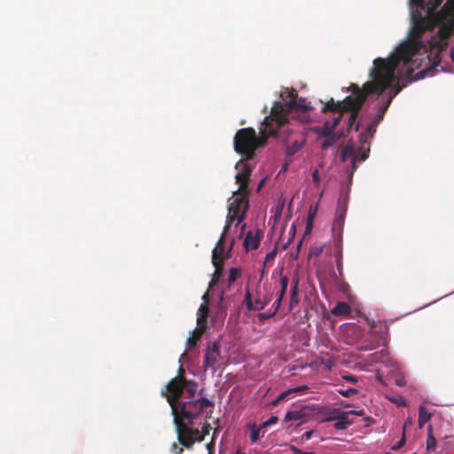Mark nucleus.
<instances>
[{
    "mask_svg": "<svg viewBox=\"0 0 454 454\" xmlns=\"http://www.w3.org/2000/svg\"><path fill=\"white\" fill-rule=\"evenodd\" d=\"M402 44L394 47L387 58H375L372 67L368 71L369 81L359 87L351 83L347 89L350 92L340 103L341 107L348 112V127L357 131L363 125V119L356 121L358 114L366 103L372 106V117L358 137L359 145L356 147L348 141L342 148L340 160L346 162L350 159L346 168L347 174L354 175L356 170V162H363L369 158L371 139L376 132L377 126L383 120L384 114L392 100L399 92L411 82L419 81L426 77H432L437 73L435 63L430 64L423 69L412 73L424 65L422 57L413 58L401 50Z\"/></svg>",
    "mask_w": 454,
    "mask_h": 454,
    "instance_id": "obj_1",
    "label": "nucleus"
},
{
    "mask_svg": "<svg viewBox=\"0 0 454 454\" xmlns=\"http://www.w3.org/2000/svg\"><path fill=\"white\" fill-rule=\"evenodd\" d=\"M410 25L398 44L413 58L422 57L427 66L441 63L449 37L454 34V0H408Z\"/></svg>",
    "mask_w": 454,
    "mask_h": 454,
    "instance_id": "obj_2",
    "label": "nucleus"
},
{
    "mask_svg": "<svg viewBox=\"0 0 454 454\" xmlns=\"http://www.w3.org/2000/svg\"><path fill=\"white\" fill-rule=\"evenodd\" d=\"M280 98L282 101L274 102L270 115L265 116L261 122V136H257L252 128H243L236 133L233 139L234 150L245 156L246 160L252 159L254 152L265 145L267 138L276 136L278 129L288 122L290 118L294 119L299 114L311 108L305 98H298V93L294 90L283 89Z\"/></svg>",
    "mask_w": 454,
    "mask_h": 454,
    "instance_id": "obj_3",
    "label": "nucleus"
},
{
    "mask_svg": "<svg viewBox=\"0 0 454 454\" xmlns=\"http://www.w3.org/2000/svg\"><path fill=\"white\" fill-rule=\"evenodd\" d=\"M184 372V370L182 365H180L177 371V378H175L168 382L165 386V388L161 390V395H166L167 401L171 406V412L173 415L176 413L175 403H176L177 399L184 398V393L186 380L183 378Z\"/></svg>",
    "mask_w": 454,
    "mask_h": 454,
    "instance_id": "obj_4",
    "label": "nucleus"
},
{
    "mask_svg": "<svg viewBox=\"0 0 454 454\" xmlns=\"http://www.w3.org/2000/svg\"><path fill=\"white\" fill-rule=\"evenodd\" d=\"M228 213L237 216V225L243 222L248 209L247 192L239 187L228 200Z\"/></svg>",
    "mask_w": 454,
    "mask_h": 454,
    "instance_id": "obj_5",
    "label": "nucleus"
},
{
    "mask_svg": "<svg viewBox=\"0 0 454 454\" xmlns=\"http://www.w3.org/2000/svg\"><path fill=\"white\" fill-rule=\"evenodd\" d=\"M221 276V272L219 271L217 274H213V278L209 283L207 291L202 295L203 303L198 309L197 312V324L200 325V328H194L193 332L198 333V338L200 336L201 332L206 328V325H202L203 323L207 321V306L209 303V293L218 285V280Z\"/></svg>",
    "mask_w": 454,
    "mask_h": 454,
    "instance_id": "obj_6",
    "label": "nucleus"
},
{
    "mask_svg": "<svg viewBox=\"0 0 454 454\" xmlns=\"http://www.w3.org/2000/svg\"><path fill=\"white\" fill-rule=\"evenodd\" d=\"M177 406L179 407V413L181 417L183 419L186 420L189 425H192L193 421L201 413L200 407L199 406V403L195 398L186 401L177 399L176 403H175L176 414L178 411Z\"/></svg>",
    "mask_w": 454,
    "mask_h": 454,
    "instance_id": "obj_7",
    "label": "nucleus"
},
{
    "mask_svg": "<svg viewBox=\"0 0 454 454\" xmlns=\"http://www.w3.org/2000/svg\"><path fill=\"white\" fill-rule=\"evenodd\" d=\"M348 209V201L339 200V208L333 219L332 231L334 242H338L340 246L342 242V231L345 222V216Z\"/></svg>",
    "mask_w": 454,
    "mask_h": 454,
    "instance_id": "obj_8",
    "label": "nucleus"
},
{
    "mask_svg": "<svg viewBox=\"0 0 454 454\" xmlns=\"http://www.w3.org/2000/svg\"><path fill=\"white\" fill-rule=\"evenodd\" d=\"M220 357L221 351L219 343L216 341L208 343L203 356L204 370H210L212 374H214L216 372V365Z\"/></svg>",
    "mask_w": 454,
    "mask_h": 454,
    "instance_id": "obj_9",
    "label": "nucleus"
},
{
    "mask_svg": "<svg viewBox=\"0 0 454 454\" xmlns=\"http://www.w3.org/2000/svg\"><path fill=\"white\" fill-rule=\"evenodd\" d=\"M306 144V137L303 133L296 135L294 139L288 137L283 140L285 153L287 157H292L301 151Z\"/></svg>",
    "mask_w": 454,
    "mask_h": 454,
    "instance_id": "obj_10",
    "label": "nucleus"
},
{
    "mask_svg": "<svg viewBox=\"0 0 454 454\" xmlns=\"http://www.w3.org/2000/svg\"><path fill=\"white\" fill-rule=\"evenodd\" d=\"M226 234L222 233L220 239H218L216 246L212 250V263L215 266V274H217L219 271L223 269V260L225 259L224 254V237Z\"/></svg>",
    "mask_w": 454,
    "mask_h": 454,
    "instance_id": "obj_11",
    "label": "nucleus"
},
{
    "mask_svg": "<svg viewBox=\"0 0 454 454\" xmlns=\"http://www.w3.org/2000/svg\"><path fill=\"white\" fill-rule=\"evenodd\" d=\"M235 168L237 174L235 176L236 183L240 184L241 190L248 185L252 168L243 160L236 163Z\"/></svg>",
    "mask_w": 454,
    "mask_h": 454,
    "instance_id": "obj_12",
    "label": "nucleus"
},
{
    "mask_svg": "<svg viewBox=\"0 0 454 454\" xmlns=\"http://www.w3.org/2000/svg\"><path fill=\"white\" fill-rule=\"evenodd\" d=\"M271 295H266L263 299L257 298L253 301L252 294L248 288H247L244 297V302L248 310L261 311L263 309L270 301Z\"/></svg>",
    "mask_w": 454,
    "mask_h": 454,
    "instance_id": "obj_13",
    "label": "nucleus"
},
{
    "mask_svg": "<svg viewBox=\"0 0 454 454\" xmlns=\"http://www.w3.org/2000/svg\"><path fill=\"white\" fill-rule=\"evenodd\" d=\"M309 411L310 408L308 405H302L299 409L288 411L285 415L284 420L286 422L305 420V419L309 416Z\"/></svg>",
    "mask_w": 454,
    "mask_h": 454,
    "instance_id": "obj_14",
    "label": "nucleus"
},
{
    "mask_svg": "<svg viewBox=\"0 0 454 454\" xmlns=\"http://www.w3.org/2000/svg\"><path fill=\"white\" fill-rule=\"evenodd\" d=\"M173 423L175 424L176 426V433H177V440L179 442V443L185 447V448H191L193 444H194V440L190 438L189 436H187V439H184L183 436H182V428H181V425L179 423V420L177 419V416L173 415Z\"/></svg>",
    "mask_w": 454,
    "mask_h": 454,
    "instance_id": "obj_15",
    "label": "nucleus"
},
{
    "mask_svg": "<svg viewBox=\"0 0 454 454\" xmlns=\"http://www.w3.org/2000/svg\"><path fill=\"white\" fill-rule=\"evenodd\" d=\"M260 245V237L258 234H254L249 231L244 239V247L247 251L255 250Z\"/></svg>",
    "mask_w": 454,
    "mask_h": 454,
    "instance_id": "obj_16",
    "label": "nucleus"
},
{
    "mask_svg": "<svg viewBox=\"0 0 454 454\" xmlns=\"http://www.w3.org/2000/svg\"><path fill=\"white\" fill-rule=\"evenodd\" d=\"M333 419H336L333 427L338 430H345L353 423V420L348 419V412H341L340 415Z\"/></svg>",
    "mask_w": 454,
    "mask_h": 454,
    "instance_id": "obj_17",
    "label": "nucleus"
},
{
    "mask_svg": "<svg viewBox=\"0 0 454 454\" xmlns=\"http://www.w3.org/2000/svg\"><path fill=\"white\" fill-rule=\"evenodd\" d=\"M311 130L317 135L318 138L335 134L334 129H332L330 122L327 121H325L322 126L313 127Z\"/></svg>",
    "mask_w": 454,
    "mask_h": 454,
    "instance_id": "obj_18",
    "label": "nucleus"
},
{
    "mask_svg": "<svg viewBox=\"0 0 454 454\" xmlns=\"http://www.w3.org/2000/svg\"><path fill=\"white\" fill-rule=\"evenodd\" d=\"M433 413L428 411L423 405L419 406L418 426L422 428L425 424L431 419Z\"/></svg>",
    "mask_w": 454,
    "mask_h": 454,
    "instance_id": "obj_19",
    "label": "nucleus"
},
{
    "mask_svg": "<svg viewBox=\"0 0 454 454\" xmlns=\"http://www.w3.org/2000/svg\"><path fill=\"white\" fill-rule=\"evenodd\" d=\"M353 176L351 174H347V180L345 184L342 185V188L340 190V199L342 200L348 201L349 199V192L351 190V185L353 183Z\"/></svg>",
    "mask_w": 454,
    "mask_h": 454,
    "instance_id": "obj_20",
    "label": "nucleus"
},
{
    "mask_svg": "<svg viewBox=\"0 0 454 454\" xmlns=\"http://www.w3.org/2000/svg\"><path fill=\"white\" fill-rule=\"evenodd\" d=\"M340 137V136L337 133L323 137L322 138H324V140L320 145L321 150L325 151L327 148L335 145L338 143Z\"/></svg>",
    "mask_w": 454,
    "mask_h": 454,
    "instance_id": "obj_21",
    "label": "nucleus"
},
{
    "mask_svg": "<svg viewBox=\"0 0 454 454\" xmlns=\"http://www.w3.org/2000/svg\"><path fill=\"white\" fill-rule=\"evenodd\" d=\"M184 433L187 436L193 439L195 442H201L205 439L204 434H202L199 428L186 427Z\"/></svg>",
    "mask_w": 454,
    "mask_h": 454,
    "instance_id": "obj_22",
    "label": "nucleus"
},
{
    "mask_svg": "<svg viewBox=\"0 0 454 454\" xmlns=\"http://www.w3.org/2000/svg\"><path fill=\"white\" fill-rule=\"evenodd\" d=\"M350 312V307L347 302L339 301L332 309L333 315H348Z\"/></svg>",
    "mask_w": 454,
    "mask_h": 454,
    "instance_id": "obj_23",
    "label": "nucleus"
},
{
    "mask_svg": "<svg viewBox=\"0 0 454 454\" xmlns=\"http://www.w3.org/2000/svg\"><path fill=\"white\" fill-rule=\"evenodd\" d=\"M298 286H299V277L296 275L294 278H293V281H292V284H291V289H290V293H291V304H298L299 302V299L297 297L298 295Z\"/></svg>",
    "mask_w": 454,
    "mask_h": 454,
    "instance_id": "obj_24",
    "label": "nucleus"
},
{
    "mask_svg": "<svg viewBox=\"0 0 454 454\" xmlns=\"http://www.w3.org/2000/svg\"><path fill=\"white\" fill-rule=\"evenodd\" d=\"M336 251H335V260H336V267L339 276H342V250L341 244L339 246L338 242H335Z\"/></svg>",
    "mask_w": 454,
    "mask_h": 454,
    "instance_id": "obj_25",
    "label": "nucleus"
},
{
    "mask_svg": "<svg viewBox=\"0 0 454 454\" xmlns=\"http://www.w3.org/2000/svg\"><path fill=\"white\" fill-rule=\"evenodd\" d=\"M341 412H345V411H341L340 409L339 408H333V409H329L326 411L325 414H326V417L320 420L321 423H325V422H330V421H333L335 420L336 419H332L333 417H338L339 415H340Z\"/></svg>",
    "mask_w": 454,
    "mask_h": 454,
    "instance_id": "obj_26",
    "label": "nucleus"
},
{
    "mask_svg": "<svg viewBox=\"0 0 454 454\" xmlns=\"http://www.w3.org/2000/svg\"><path fill=\"white\" fill-rule=\"evenodd\" d=\"M288 284L289 278L287 276L281 275L279 280L280 290L278 293V297H279L280 299H284L288 287Z\"/></svg>",
    "mask_w": 454,
    "mask_h": 454,
    "instance_id": "obj_27",
    "label": "nucleus"
},
{
    "mask_svg": "<svg viewBox=\"0 0 454 454\" xmlns=\"http://www.w3.org/2000/svg\"><path fill=\"white\" fill-rule=\"evenodd\" d=\"M262 429V428L261 427V426L257 427V425L255 423H254L253 425L250 426L249 439L252 443H254L259 440V438L261 436L260 433H261Z\"/></svg>",
    "mask_w": 454,
    "mask_h": 454,
    "instance_id": "obj_28",
    "label": "nucleus"
},
{
    "mask_svg": "<svg viewBox=\"0 0 454 454\" xmlns=\"http://www.w3.org/2000/svg\"><path fill=\"white\" fill-rule=\"evenodd\" d=\"M184 390L188 394L190 399L194 398L197 390V382L194 380H185Z\"/></svg>",
    "mask_w": 454,
    "mask_h": 454,
    "instance_id": "obj_29",
    "label": "nucleus"
},
{
    "mask_svg": "<svg viewBox=\"0 0 454 454\" xmlns=\"http://www.w3.org/2000/svg\"><path fill=\"white\" fill-rule=\"evenodd\" d=\"M436 446V439L433 434V427L429 425L427 427V449L428 450H434Z\"/></svg>",
    "mask_w": 454,
    "mask_h": 454,
    "instance_id": "obj_30",
    "label": "nucleus"
},
{
    "mask_svg": "<svg viewBox=\"0 0 454 454\" xmlns=\"http://www.w3.org/2000/svg\"><path fill=\"white\" fill-rule=\"evenodd\" d=\"M317 211V207H310L309 209V214L307 216V223H306V231L307 232H309L311 231L312 223L315 219Z\"/></svg>",
    "mask_w": 454,
    "mask_h": 454,
    "instance_id": "obj_31",
    "label": "nucleus"
},
{
    "mask_svg": "<svg viewBox=\"0 0 454 454\" xmlns=\"http://www.w3.org/2000/svg\"><path fill=\"white\" fill-rule=\"evenodd\" d=\"M387 399L397 407H405L408 404L407 400L402 395L387 396Z\"/></svg>",
    "mask_w": 454,
    "mask_h": 454,
    "instance_id": "obj_32",
    "label": "nucleus"
},
{
    "mask_svg": "<svg viewBox=\"0 0 454 454\" xmlns=\"http://www.w3.org/2000/svg\"><path fill=\"white\" fill-rule=\"evenodd\" d=\"M196 400H197L201 411L206 407H213L214 406V402L206 396H200Z\"/></svg>",
    "mask_w": 454,
    "mask_h": 454,
    "instance_id": "obj_33",
    "label": "nucleus"
},
{
    "mask_svg": "<svg viewBox=\"0 0 454 454\" xmlns=\"http://www.w3.org/2000/svg\"><path fill=\"white\" fill-rule=\"evenodd\" d=\"M405 431H406V424L403 425L401 439L395 445H393L391 447L392 450L396 451L405 444V440H406L405 439Z\"/></svg>",
    "mask_w": 454,
    "mask_h": 454,
    "instance_id": "obj_34",
    "label": "nucleus"
},
{
    "mask_svg": "<svg viewBox=\"0 0 454 454\" xmlns=\"http://www.w3.org/2000/svg\"><path fill=\"white\" fill-rule=\"evenodd\" d=\"M235 219L237 220V216H235L234 215H229V214L227 215L225 225H224L223 231V234H226L229 231V230L231 229V226Z\"/></svg>",
    "mask_w": 454,
    "mask_h": 454,
    "instance_id": "obj_35",
    "label": "nucleus"
},
{
    "mask_svg": "<svg viewBox=\"0 0 454 454\" xmlns=\"http://www.w3.org/2000/svg\"><path fill=\"white\" fill-rule=\"evenodd\" d=\"M240 273L237 268H231L229 271L228 281L229 284L234 283L239 277Z\"/></svg>",
    "mask_w": 454,
    "mask_h": 454,
    "instance_id": "obj_36",
    "label": "nucleus"
},
{
    "mask_svg": "<svg viewBox=\"0 0 454 454\" xmlns=\"http://www.w3.org/2000/svg\"><path fill=\"white\" fill-rule=\"evenodd\" d=\"M275 312H273L271 309L269 311L260 312L258 314V319L260 322H264L275 316Z\"/></svg>",
    "mask_w": 454,
    "mask_h": 454,
    "instance_id": "obj_37",
    "label": "nucleus"
},
{
    "mask_svg": "<svg viewBox=\"0 0 454 454\" xmlns=\"http://www.w3.org/2000/svg\"><path fill=\"white\" fill-rule=\"evenodd\" d=\"M278 421V418L277 416L272 415L261 425V427L263 429L267 427L276 424Z\"/></svg>",
    "mask_w": 454,
    "mask_h": 454,
    "instance_id": "obj_38",
    "label": "nucleus"
},
{
    "mask_svg": "<svg viewBox=\"0 0 454 454\" xmlns=\"http://www.w3.org/2000/svg\"><path fill=\"white\" fill-rule=\"evenodd\" d=\"M358 391L356 388L348 387L347 389H340L339 394L345 397H349L350 395L356 394Z\"/></svg>",
    "mask_w": 454,
    "mask_h": 454,
    "instance_id": "obj_39",
    "label": "nucleus"
},
{
    "mask_svg": "<svg viewBox=\"0 0 454 454\" xmlns=\"http://www.w3.org/2000/svg\"><path fill=\"white\" fill-rule=\"evenodd\" d=\"M196 346V340L194 337L190 335L186 340V348L192 349Z\"/></svg>",
    "mask_w": 454,
    "mask_h": 454,
    "instance_id": "obj_40",
    "label": "nucleus"
},
{
    "mask_svg": "<svg viewBox=\"0 0 454 454\" xmlns=\"http://www.w3.org/2000/svg\"><path fill=\"white\" fill-rule=\"evenodd\" d=\"M341 115L334 116L332 118V120H327V121L330 122L332 129H334L339 125L340 121Z\"/></svg>",
    "mask_w": 454,
    "mask_h": 454,
    "instance_id": "obj_41",
    "label": "nucleus"
},
{
    "mask_svg": "<svg viewBox=\"0 0 454 454\" xmlns=\"http://www.w3.org/2000/svg\"><path fill=\"white\" fill-rule=\"evenodd\" d=\"M290 450L292 451V454H312L311 451H305L301 449H299L296 446L291 445Z\"/></svg>",
    "mask_w": 454,
    "mask_h": 454,
    "instance_id": "obj_42",
    "label": "nucleus"
},
{
    "mask_svg": "<svg viewBox=\"0 0 454 454\" xmlns=\"http://www.w3.org/2000/svg\"><path fill=\"white\" fill-rule=\"evenodd\" d=\"M283 299H280L279 297H277L276 301L273 302V305H272V311L275 312V314L278 313L279 308H280V304L282 302Z\"/></svg>",
    "mask_w": 454,
    "mask_h": 454,
    "instance_id": "obj_43",
    "label": "nucleus"
},
{
    "mask_svg": "<svg viewBox=\"0 0 454 454\" xmlns=\"http://www.w3.org/2000/svg\"><path fill=\"white\" fill-rule=\"evenodd\" d=\"M295 226L294 224L293 223L292 226H291V230H290V237L289 239H287L286 243L285 244L284 247H287V246L290 244L291 240L294 239V235H295Z\"/></svg>",
    "mask_w": 454,
    "mask_h": 454,
    "instance_id": "obj_44",
    "label": "nucleus"
},
{
    "mask_svg": "<svg viewBox=\"0 0 454 454\" xmlns=\"http://www.w3.org/2000/svg\"><path fill=\"white\" fill-rule=\"evenodd\" d=\"M345 412H348V416L349 414L356 415V416H363L364 414V409L349 410V411H345Z\"/></svg>",
    "mask_w": 454,
    "mask_h": 454,
    "instance_id": "obj_45",
    "label": "nucleus"
},
{
    "mask_svg": "<svg viewBox=\"0 0 454 454\" xmlns=\"http://www.w3.org/2000/svg\"><path fill=\"white\" fill-rule=\"evenodd\" d=\"M277 254V249L274 248L271 251L268 252L265 256V262L273 260L276 257Z\"/></svg>",
    "mask_w": 454,
    "mask_h": 454,
    "instance_id": "obj_46",
    "label": "nucleus"
},
{
    "mask_svg": "<svg viewBox=\"0 0 454 454\" xmlns=\"http://www.w3.org/2000/svg\"><path fill=\"white\" fill-rule=\"evenodd\" d=\"M312 434H313V431L312 430L307 431L304 434H302V435L301 437V440L302 442H307V441H309L312 437Z\"/></svg>",
    "mask_w": 454,
    "mask_h": 454,
    "instance_id": "obj_47",
    "label": "nucleus"
},
{
    "mask_svg": "<svg viewBox=\"0 0 454 454\" xmlns=\"http://www.w3.org/2000/svg\"><path fill=\"white\" fill-rule=\"evenodd\" d=\"M210 429H211L210 425H209V424H207V423H205V424L202 426V428H201V431H200V432L202 433V434H204V437H205L206 435H207V434H209Z\"/></svg>",
    "mask_w": 454,
    "mask_h": 454,
    "instance_id": "obj_48",
    "label": "nucleus"
},
{
    "mask_svg": "<svg viewBox=\"0 0 454 454\" xmlns=\"http://www.w3.org/2000/svg\"><path fill=\"white\" fill-rule=\"evenodd\" d=\"M311 176H312V179H313L314 183L319 182L320 177H319V173H318L317 169L314 170Z\"/></svg>",
    "mask_w": 454,
    "mask_h": 454,
    "instance_id": "obj_49",
    "label": "nucleus"
},
{
    "mask_svg": "<svg viewBox=\"0 0 454 454\" xmlns=\"http://www.w3.org/2000/svg\"><path fill=\"white\" fill-rule=\"evenodd\" d=\"M343 379L348 382H356L357 381L356 378L351 374L343 376Z\"/></svg>",
    "mask_w": 454,
    "mask_h": 454,
    "instance_id": "obj_50",
    "label": "nucleus"
},
{
    "mask_svg": "<svg viewBox=\"0 0 454 454\" xmlns=\"http://www.w3.org/2000/svg\"><path fill=\"white\" fill-rule=\"evenodd\" d=\"M306 389H308V386H306V385L291 388L292 393L293 392H300V391H303V390H306Z\"/></svg>",
    "mask_w": 454,
    "mask_h": 454,
    "instance_id": "obj_51",
    "label": "nucleus"
},
{
    "mask_svg": "<svg viewBox=\"0 0 454 454\" xmlns=\"http://www.w3.org/2000/svg\"><path fill=\"white\" fill-rule=\"evenodd\" d=\"M290 393H292V390L291 388L282 392L278 397V400H282L284 397H286L287 395H289Z\"/></svg>",
    "mask_w": 454,
    "mask_h": 454,
    "instance_id": "obj_52",
    "label": "nucleus"
},
{
    "mask_svg": "<svg viewBox=\"0 0 454 454\" xmlns=\"http://www.w3.org/2000/svg\"><path fill=\"white\" fill-rule=\"evenodd\" d=\"M288 166H289V163H288V162H286V163L281 167V168H280V170H279L278 175H280L281 173L286 172V171L287 170V168H288Z\"/></svg>",
    "mask_w": 454,
    "mask_h": 454,
    "instance_id": "obj_53",
    "label": "nucleus"
},
{
    "mask_svg": "<svg viewBox=\"0 0 454 454\" xmlns=\"http://www.w3.org/2000/svg\"><path fill=\"white\" fill-rule=\"evenodd\" d=\"M213 446H214V442L213 441L211 442H209V443H207L206 447H207V449L208 450V454H212Z\"/></svg>",
    "mask_w": 454,
    "mask_h": 454,
    "instance_id": "obj_54",
    "label": "nucleus"
},
{
    "mask_svg": "<svg viewBox=\"0 0 454 454\" xmlns=\"http://www.w3.org/2000/svg\"><path fill=\"white\" fill-rule=\"evenodd\" d=\"M334 105V100L333 98H331L325 105V106L324 107V109H328V108H331Z\"/></svg>",
    "mask_w": 454,
    "mask_h": 454,
    "instance_id": "obj_55",
    "label": "nucleus"
},
{
    "mask_svg": "<svg viewBox=\"0 0 454 454\" xmlns=\"http://www.w3.org/2000/svg\"><path fill=\"white\" fill-rule=\"evenodd\" d=\"M188 356L186 354V350L180 356L179 362L182 361V359L187 358Z\"/></svg>",
    "mask_w": 454,
    "mask_h": 454,
    "instance_id": "obj_56",
    "label": "nucleus"
},
{
    "mask_svg": "<svg viewBox=\"0 0 454 454\" xmlns=\"http://www.w3.org/2000/svg\"><path fill=\"white\" fill-rule=\"evenodd\" d=\"M264 182H265V179H262V180L260 181V183H259V184H258V187H257V191H259V190L262 187V185H263Z\"/></svg>",
    "mask_w": 454,
    "mask_h": 454,
    "instance_id": "obj_57",
    "label": "nucleus"
},
{
    "mask_svg": "<svg viewBox=\"0 0 454 454\" xmlns=\"http://www.w3.org/2000/svg\"><path fill=\"white\" fill-rule=\"evenodd\" d=\"M450 59L454 62V47H452L450 50Z\"/></svg>",
    "mask_w": 454,
    "mask_h": 454,
    "instance_id": "obj_58",
    "label": "nucleus"
},
{
    "mask_svg": "<svg viewBox=\"0 0 454 454\" xmlns=\"http://www.w3.org/2000/svg\"><path fill=\"white\" fill-rule=\"evenodd\" d=\"M441 71L443 72V73L451 72L450 70H447L443 66L441 67Z\"/></svg>",
    "mask_w": 454,
    "mask_h": 454,
    "instance_id": "obj_59",
    "label": "nucleus"
},
{
    "mask_svg": "<svg viewBox=\"0 0 454 454\" xmlns=\"http://www.w3.org/2000/svg\"><path fill=\"white\" fill-rule=\"evenodd\" d=\"M279 402H280V400H278V397H277V398L272 402V404H273V405H276V404H278Z\"/></svg>",
    "mask_w": 454,
    "mask_h": 454,
    "instance_id": "obj_60",
    "label": "nucleus"
},
{
    "mask_svg": "<svg viewBox=\"0 0 454 454\" xmlns=\"http://www.w3.org/2000/svg\"><path fill=\"white\" fill-rule=\"evenodd\" d=\"M223 300V292L221 293V295L219 297V301L222 302Z\"/></svg>",
    "mask_w": 454,
    "mask_h": 454,
    "instance_id": "obj_61",
    "label": "nucleus"
},
{
    "mask_svg": "<svg viewBox=\"0 0 454 454\" xmlns=\"http://www.w3.org/2000/svg\"><path fill=\"white\" fill-rule=\"evenodd\" d=\"M454 294V291H453V292H451V293H450V294H446V295H444V296H442L441 299H442V298H444V297H447V296H449V295H450V294Z\"/></svg>",
    "mask_w": 454,
    "mask_h": 454,
    "instance_id": "obj_62",
    "label": "nucleus"
},
{
    "mask_svg": "<svg viewBox=\"0 0 454 454\" xmlns=\"http://www.w3.org/2000/svg\"><path fill=\"white\" fill-rule=\"evenodd\" d=\"M235 454H245V453H241L239 451H237Z\"/></svg>",
    "mask_w": 454,
    "mask_h": 454,
    "instance_id": "obj_63",
    "label": "nucleus"
}]
</instances>
